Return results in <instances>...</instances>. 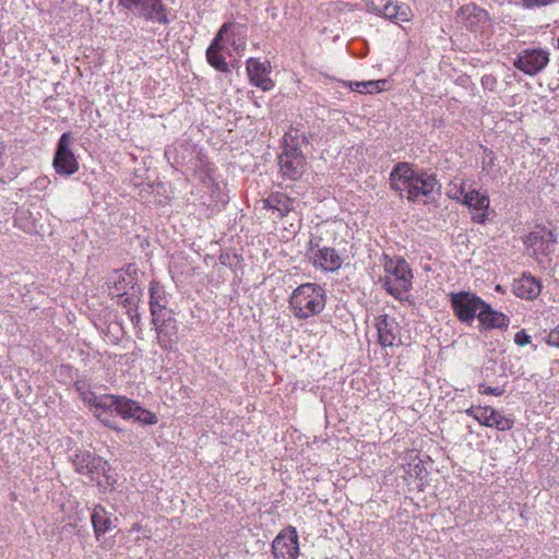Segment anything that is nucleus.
Instances as JSON below:
<instances>
[{
  "label": "nucleus",
  "mask_w": 559,
  "mask_h": 559,
  "mask_svg": "<svg viewBox=\"0 0 559 559\" xmlns=\"http://www.w3.org/2000/svg\"><path fill=\"white\" fill-rule=\"evenodd\" d=\"M289 309L299 320L320 314L326 305L325 289L316 283H305L296 287L288 300Z\"/></svg>",
  "instance_id": "obj_1"
},
{
  "label": "nucleus",
  "mask_w": 559,
  "mask_h": 559,
  "mask_svg": "<svg viewBox=\"0 0 559 559\" xmlns=\"http://www.w3.org/2000/svg\"><path fill=\"white\" fill-rule=\"evenodd\" d=\"M95 407L110 409V413H116L123 419L133 418L144 425H155L158 421L154 413L142 408L135 401L121 395H105L95 403Z\"/></svg>",
  "instance_id": "obj_2"
},
{
  "label": "nucleus",
  "mask_w": 559,
  "mask_h": 559,
  "mask_svg": "<svg viewBox=\"0 0 559 559\" xmlns=\"http://www.w3.org/2000/svg\"><path fill=\"white\" fill-rule=\"evenodd\" d=\"M449 299L455 317L468 325L477 318L485 302L474 293L466 290L450 293Z\"/></svg>",
  "instance_id": "obj_3"
},
{
  "label": "nucleus",
  "mask_w": 559,
  "mask_h": 559,
  "mask_svg": "<svg viewBox=\"0 0 559 559\" xmlns=\"http://www.w3.org/2000/svg\"><path fill=\"white\" fill-rule=\"evenodd\" d=\"M284 141L283 153L278 156L280 169L286 179L297 180L305 171L306 158L293 139L289 142L285 135Z\"/></svg>",
  "instance_id": "obj_4"
},
{
  "label": "nucleus",
  "mask_w": 559,
  "mask_h": 559,
  "mask_svg": "<svg viewBox=\"0 0 559 559\" xmlns=\"http://www.w3.org/2000/svg\"><path fill=\"white\" fill-rule=\"evenodd\" d=\"M168 300L166 298V292L164 286L156 282L152 281L150 284V309L153 317V323L156 326V331L162 337L163 334L168 333V328H170L174 333H176L175 320L169 318L168 320H164L159 323L158 313L167 308Z\"/></svg>",
  "instance_id": "obj_5"
},
{
  "label": "nucleus",
  "mask_w": 559,
  "mask_h": 559,
  "mask_svg": "<svg viewBox=\"0 0 559 559\" xmlns=\"http://www.w3.org/2000/svg\"><path fill=\"white\" fill-rule=\"evenodd\" d=\"M72 142L70 132H64L58 140L52 165L59 175L71 176L79 170L78 159L70 148Z\"/></svg>",
  "instance_id": "obj_6"
},
{
  "label": "nucleus",
  "mask_w": 559,
  "mask_h": 559,
  "mask_svg": "<svg viewBox=\"0 0 559 559\" xmlns=\"http://www.w3.org/2000/svg\"><path fill=\"white\" fill-rule=\"evenodd\" d=\"M134 14L159 24H169L167 9L162 0H120Z\"/></svg>",
  "instance_id": "obj_7"
},
{
  "label": "nucleus",
  "mask_w": 559,
  "mask_h": 559,
  "mask_svg": "<svg viewBox=\"0 0 559 559\" xmlns=\"http://www.w3.org/2000/svg\"><path fill=\"white\" fill-rule=\"evenodd\" d=\"M409 178L407 199L411 202H415L420 197L431 198L432 193L441 188L435 174H428L424 170L417 173L412 168Z\"/></svg>",
  "instance_id": "obj_8"
},
{
  "label": "nucleus",
  "mask_w": 559,
  "mask_h": 559,
  "mask_svg": "<svg viewBox=\"0 0 559 559\" xmlns=\"http://www.w3.org/2000/svg\"><path fill=\"white\" fill-rule=\"evenodd\" d=\"M556 242L554 231L545 226H537L524 240L527 249L532 250V254L537 259L554 252Z\"/></svg>",
  "instance_id": "obj_9"
},
{
  "label": "nucleus",
  "mask_w": 559,
  "mask_h": 559,
  "mask_svg": "<svg viewBox=\"0 0 559 559\" xmlns=\"http://www.w3.org/2000/svg\"><path fill=\"white\" fill-rule=\"evenodd\" d=\"M235 26V22H226L218 29L217 34L213 38L211 45L206 49V61L215 70L228 73L230 71L228 63L223 55L224 50V38L228 35V32Z\"/></svg>",
  "instance_id": "obj_10"
},
{
  "label": "nucleus",
  "mask_w": 559,
  "mask_h": 559,
  "mask_svg": "<svg viewBox=\"0 0 559 559\" xmlns=\"http://www.w3.org/2000/svg\"><path fill=\"white\" fill-rule=\"evenodd\" d=\"M369 12H373L389 20L401 22L409 21L412 11L407 4H399L394 0H364Z\"/></svg>",
  "instance_id": "obj_11"
},
{
  "label": "nucleus",
  "mask_w": 559,
  "mask_h": 559,
  "mask_svg": "<svg viewBox=\"0 0 559 559\" xmlns=\"http://www.w3.org/2000/svg\"><path fill=\"white\" fill-rule=\"evenodd\" d=\"M378 342L382 347H399L403 345L401 326L394 318L380 314L374 318Z\"/></svg>",
  "instance_id": "obj_12"
},
{
  "label": "nucleus",
  "mask_w": 559,
  "mask_h": 559,
  "mask_svg": "<svg viewBox=\"0 0 559 559\" xmlns=\"http://www.w3.org/2000/svg\"><path fill=\"white\" fill-rule=\"evenodd\" d=\"M75 471L90 480H97L104 473L107 463L90 451H79L72 459Z\"/></svg>",
  "instance_id": "obj_13"
},
{
  "label": "nucleus",
  "mask_w": 559,
  "mask_h": 559,
  "mask_svg": "<svg viewBox=\"0 0 559 559\" xmlns=\"http://www.w3.org/2000/svg\"><path fill=\"white\" fill-rule=\"evenodd\" d=\"M549 62V53L543 49H526L518 56L513 66L527 75H536Z\"/></svg>",
  "instance_id": "obj_14"
},
{
  "label": "nucleus",
  "mask_w": 559,
  "mask_h": 559,
  "mask_svg": "<svg viewBox=\"0 0 559 559\" xmlns=\"http://www.w3.org/2000/svg\"><path fill=\"white\" fill-rule=\"evenodd\" d=\"M274 559H296L299 554L298 535L295 527L281 532L272 543Z\"/></svg>",
  "instance_id": "obj_15"
},
{
  "label": "nucleus",
  "mask_w": 559,
  "mask_h": 559,
  "mask_svg": "<svg viewBox=\"0 0 559 559\" xmlns=\"http://www.w3.org/2000/svg\"><path fill=\"white\" fill-rule=\"evenodd\" d=\"M459 17L464 21L467 28L478 32L479 28L488 22V13L474 3L463 5L459 10Z\"/></svg>",
  "instance_id": "obj_16"
},
{
  "label": "nucleus",
  "mask_w": 559,
  "mask_h": 559,
  "mask_svg": "<svg viewBox=\"0 0 559 559\" xmlns=\"http://www.w3.org/2000/svg\"><path fill=\"white\" fill-rule=\"evenodd\" d=\"M512 288L518 297L534 300L542 292V284L535 276L524 273L521 278L513 282Z\"/></svg>",
  "instance_id": "obj_17"
},
{
  "label": "nucleus",
  "mask_w": 559,
  "mask_h": 559,
  "mask_svg": "<svg viewBox=\"0 0 559 559\" xmlns=\"http://www.w3.org/2000/svg\"><path fill=\"white\" fill-rule=\"evenodd\" d=\"M477 319L481 328L489 329H507L509 325V318L497 310H493L490 305L484 302Z\"/></svg>",
  "instance_id": "obj_18"
},
{
  "label": "nucleus",
  "mask_w": 559,
  "mask_h": 559,
  "mask_svg": "<svg viewBox=\"0 0 559 559\" xmlns=\"http://www.w3.org/2000/svg\"><path fill=\"white\" fill-rule=\"evenodd\" d=\"M247 72L250 83L263 91H269L273 87L272 80L266 75L267 68L258 59L250 58L247 61Z\"/></svg>",
  "instance_id": "obj_19"
},
{
  "label": "nucleus",
  "mask_w": 559,
  "mask_h": 559,
  "mask_svg": "<svg viewBox=\"0 0 559 559\" xmlns=\"http://www.w3.org/2000/svg\"><path fill=\"white\" fill-rule=\"evenodd\" d=\"M463 204L475 211H481V213L473 216V221L479 224L485 223L486 211L489 207V198L486 193H480L476 189L469 190L464 194Z\"/></svg>",
  "instance_id": "obj_20"
},
{
  "label": "nucleus",
  "mask_w": 559,
  "mask_h": 559,
  "mask_svg": "<svg viewBox=\"0 0 559 559\" xmlns=\"http://www.w3.org/2000/svg\"><path fill=\"white\" fill-rule=\"evenodd\" d=\"M412 175V165L406 162L397 163L390 174V186L403 198L404 188L407 190L409 176Z\"/></svg>",
  "instance_id": "obj_21"
},
{
  "label": "nucleus",
  "mask_w": 559,
  "mask_h": 559,
  "mask_svg": "<svg viewBox=\"0 0 559 559\" xmlns=\"http://www.w3.org/2000/svg\"><path fill=\"white\" fill-rule=\"evenodd\" d=\"M342 258L334 248L323 247L314 254V266H319L326 272H335L342 266Z\"/></svg>",
  "instance_id": "obj_22"
},
{
  "label": "nucleus",
  "mask_w": 559,
  "mask_h": 559,
  "mask_svg": "<svg viewBox=\"0 0 559 559\" xmlns=\"http://www.w3.org/2000/svg\"><path fill=\"white\" fill-rule=\"evenodd\" d=\"M263 209L274 210L278 218L285 217L294 209L295 200L283 192H273L263 201Z\"/></svg>",
  "instance_id": "obj_23"
},
{
  "label": "nucleus",
  "mask_w": 559,
  "mask_h": 559,
  "mask_svg": "<svg viewBox=\"0 0 559 559\" xmlns=\"http://www.w3.org/2000/svg\"><path fill=\"white\" fill-rule=\"evenodd\" d=\"M92 524L97 539L112 527V521L104 507L97 504L92 513Z\"/></svg>",
  "instance_id": "obj_24"
},
{
  "label": "nucleus",
  "mask_w": 559,
  "mask_h": 559,
  "mask_svg": "<svg viewBox=\"0 0 559 559\" xmlns=\"http://www.w3.org/2000/svg\"><path fill=\"white\" fill-rule=\"evenodd\" d=\"M385 272L393 276L392 280L403 281V283L413 278L412 270L405 259L388 261L385 263Z\"/></svg>",
  "instance_id": "obj_25"
},
{
  "label": "nucleus",
  "mask_w": 559,
  "mask_h": 559,
  "mask_svg": "<svg viewBox=\"0 0 559 559\" xmlns=\"http://www.w3.org/2000/svg\"><path fill=\"white\" fill-rule=\"evenodd\" d=\"M109 294L116 296L118 293L127 292V287L132 285V278L123 270H115L108 277Z\"/></svg>",
  "instance_id": "obj_26"
},
{
  "label": "nucleus",
  "mask_w": 559,
  "mask_h": 559,
  "mask_svg": "<svg viewBox=\"0 0 559 559\" xmlns=\"http://www.w3.org/2000/svg\"><path fill=\"white\" fill-rule=\"evenodd\" d=\"M489 423V428H495L498 431H509L514 427L515 420L512 415H506L502 411L490 406Z\"/></svg>",
  "instance_id": "obj_27"
},
{
  "label": "nucleus",
  "mask_w": 559,
  "mask_h": 559,
  "mask_svg": "<svg viewBox=\"0 0 559 559\" xmlns=\"http://www.w3.org/2000/svg\"><path fill=\"white\" fill-rule=\"evenodd\" d=\"M116 297H117V304L126 310V313L130 317L131 321L139 322L140 314L136 310V302H138L136 296L129 295L128 292H122V293L116 294Z\"/></svg>",
  "instance_id": "obj_28"
},
{
  "label": "nucleus",
  "mask_w": 559,
  "mask_h": 559,
  "mask_svg": "<svg viewBox=\"0 0 559 559\" xmlns=\"http://www.w3.org/2000/svg\"><path fill=\"white\" fill-rule=\"evenodd\" d=\"M383 286L385 287L386 292L394 298L402 299L403 295L412 287V281L403 283V281H396L392 280L391 277H386L383 282Z\"/></svg>",
  "instance_id": "obj_29"
},
{
  "label": "nucleus",
  "mask_w": 559,
  "mask_h": 559,
  "mask_svg": "<svg viewBox=\"0 0 559 559\" xmlns=\"http://www.w3.org/2000/svg\"><path fill=\"white\" fill-rule=\"evenodd\" d=\"M239 28L237 24L235 23V26L228 32V43L235 50H240L245 48V41H239L236 37L240 35Z\"/></svg>",
  "instance_id": "obj_30"
},
{
  "label": "nucleus",
  "mask_w": 559,
  "mask_h": 559,
  "mask_svg": "<svg viewBox=\"0 0 559 559\" xmlns=\"http://www.w3.org/2000/svg\"><path fill=\"white\" fill-rule=\"evenodd\" d=\"M466 190L464 188V182L461 183H452V187L450 188L448 195L449 198L453 200H464V194H466Z\"/></svg>",
  "instance_id": "obj_31"
},
{
  "label": "nucleus",
  "mask_w": 559,
  "mask_h": 559,
  "mask_svg": "<svg viewBox=\"0 0 559 559\" xmlns=\"http://www.w3.org/2000/svg\"><path fill=\"white\" fill-rule=\"evenodd\" d=\"M478 393L483 395L501 396L504 393V389L501 386H489L485 383L478 385Z\"/></svg>",
  "instance_id": "obj_32"
},
{
  "label": "nucleus",
  "mask_w": 559,
  "mask_h": 559,
  "mask_svg": "<svg viewBox=\"0 0 559 559\" xmlns=\"http://www.w3.org/2000/svg\"><path fill=\"white\" fill-rule=\"evenodd\" d=\"M489 411L490 406H479V413L475 416V420L481 426L489 427Z\"/></svg>",
  "instance_id": "obj_33"
},
{
  "label": "nucleus",
  "mask_w": 559,
  "mask_h": 559,
  "mask_svg": "<svg viewBox=\"0 0 559 559\" xmlns=\"http://www.w3.org/2000/svg\"><path fill=\"white\" fill-rule=\"evenodd\" d=\"M386 81L385 80H377V81H366V93L380 92L383 90Z\"/></svg>",
  "instance_id": "obj_34"
},
{
  "label": "nucleus",
  "mask_w": 559,
  "mask_h": 559,
  "mask_svg": "<svg viewBox=\"0 0 559 559\" xmlns=\"http://www.w3.org/2000/svg\"><path fill=\"white\" fill-rule=\"evenodd\" d=\"M484 153H485V157L483 160V170L488 173L491 169V167L493 166L495 156H493V152L488 148H485Z\"/></svg>",
  "instance_id": "obj_35"
},
{
  "label": "nucleus",
  "mask_w": 559,
  "mask_h": 559,
  "mask_svg": "<svg viewBox=\"0 0 559 559\" xmlns=\"http://www.w3.org/2000/svg\"><path fill=\"white\" fill-rule=\"evenodd\" d=\"M532 342L531 336L525 332V330H521L515 333L514 343L519 346H525Z\"/></svg>",
  "instance_id": "obj_36"
},
{
  "label": "nucleus",
  "mask_w": 559,
  "mask_h": 559,
  "mask_svg": "<svg viewBox=\"0 0 559 559\" xmlns=\"http://www.w3.org/2000/svg\"><path fill=\"white\" fill-rule=\"evenodd\" d=\"M546 342L549 346L559 347V325L548 333Z\"/></svg>",
  "instance_id": "obj_37"
},
{
  "label": "nucleus",
  "mask_w": 559,
  "mask_h": 559,
  "mask_svg": "<svg viewBox=\"0 0 559 559\" xmlns=\"http://www.w3.org/2000/svg\"><path fill=\"white\" fill-rule=\"evenodd\" d=\"M107 412H110V409H104L103 414H98L97 418L106 426L115 430H119L118 427L114 425L112 419L110 418V415L107 414Z\"/></svg>",
  "instance_id": "obj_38"
},
{
  "label": "nucleus",
  "mask_w": 559,
  "mask_h": 559,
  "mask_svg": "<svg viewBox=\"0 0 559 559\" xmlns=\"http://www.w3.org/2000/svg\"><path fill=\"white\" fill-rule=\"evenodd\" d=\"M350 88L359 93H366V81L364 82H352Z\"/></svg>",
  "instance_id": "obj_39"
},
{
  "label": "nucleus",
  "mask_w": 559,
  "mask_h": 559,
  "mask_svg": "<svg viewBox=\"0 0 559 559\" xmlns=\"http://www.w3.org/2000/svg\"><path fill=\"white\" fill-rule=\"evenodd\" d=\"M479 406H480V405H478V406H474V405H472L471 407H468V408H466V409H465V414H466L467 416H469V417H472V418H474V419H475V416H477V415H478V413H479Z\"/></svg>",
  "instance_id": "obj_40"
},
{
  "label": "nucleus",
  "mask_w": 559,
  "mask_h": 559,
  "mask_svg": "<svg viewBox=\"0 0 559 559\" xmlns=\"http://www.w3.org/2000/svg\"><path fill=\"white\" fill-rule=\"evenodd\" d=\"M309 248L312 250L313 248L319 247V243L316 242L313 239H310L308 242Z\"/></svg>",
  "instance_id": "obj_41"
},
{
  "label": "nucleus",
  "mask_w": 559,
  "mask_h": 559,
  "mask_svg": "<svg viewBox=\"0 0 559 559\" xmlns=\"http://www.w3.org/2000/svg\"><path fill=\"white\" fill-rule=\"evenodd\" d=\"M487 81H492V82H495V80H493L491 76H484V78L481 79V83H483V85L487 84Z\"/></svg>",
  "instance_id": "obj_42"
},
{
  "label": "nucleus",
  "mask_w": 559,
  "mask_h": 559,
  "mask_svg": "<svg viewBox=\"0 0 559 559\" xmlns=\"http://www.w3.org/2000/svg\"><path fill=\"white\" fill-rule=\"evenodd\" d=\"M558 47H559V37H558Z\"/></svg>",
  "instance_id": "obj_43"
}]
</instances>
